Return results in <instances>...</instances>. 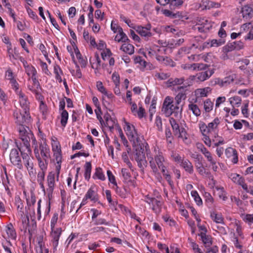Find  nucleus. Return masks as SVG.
<instances>
[{"mask_svg": "<svg viewBox=\"0 0 253 253\" xmlns=\"http://www.w3.org/2000/svg\"><path fill=\"white\" fill-rule=\"evenodd\" d=\"M28 82V89L35 95L36 98L38 100L43 99V97L42 94V89L37 78H29Z\"/></svg>", "mask_w": 253, "mask_h": 253, "instance_id": "obj_7", "label": "nucleus"}, {"mask_svg": "<svg viewBox=\"0 0 253 253\" xmlns=\"http://www.w3.org/2000/svg\"><path fill=\"white\" fill-rule=\"evenodd\" d=\"M144 201L151 206L152 210L156 213L160 212L161 206V202L158 199L147 195L144 198Z\"/></svg>", "mask_w": 253, "mask_h": 253, "instance_id": "obj_22", "label": "nucleus"}, {"mask_svg": "<svg viewBox=\"0 0 253 253\" xmlns=\"http://www.w3.org/2000/svg\"><path fill=\"white\" fill-rule=\"evenodd\" d=\"M199 56H201V58L206 62L209 63V62H210V61L211 60V55L209 53H207L206 54H204V55H192L191 58H192L193 60H194L195 61H197V60L196 59L195 57H198Z\"/></svg>", "mask_w": 253, "mask_h": 253, "instance_id": "obj_54", "label": "nucleus"}, {"mask_svg": "<svg viewBox=\"0 0 253 253\" xmlns=\"http://www.w3.org/2000/svg\"><path fill=\"white\" fill-rule=\"evenodd\" d=\"M170 157L172 161L177 163H181L184 160L176 152L172 151L171 152Z\"/></svg>", "mask_w": 253, "mask_h": 253, "instance_id": "obj_56", "label": "nucleus"}, {"mask_svg": "<svg viewBox=\"0 0 253 253\" xmlns=\"http://www.w3.org/2000/svg\"><path fill=\"white\" fill-rule=\"evenodd\" d=\"M151 28V26L149 24L147 25L146 26L136 25L135 27H134V29L138 34L147 40L152 36Z\"/></svg>", "mask_w": 253, "mask_h": 253, "instance_id": "obj_17", "label": "nucleus"}, {"mask_svg": "<svg viewBox=\"0 0 253 253\" xmlns=\"http://www.w3.org/2000/svg\"><path fill=\"white\" fill-rule=\"evenodd\" d=\"M183 0H170L169 3V8L171 10L178 8L183 4Z\"/></svg>", "mask_w": 253, "mask_h": 253, "instance_id": "obj_42", "label": "nucleus"}, {"mask_svg": "<svg viewBox=\"0 0 253 253\" xmlns=\"http://www.w3.org/2000/svg\"><path fill=\"white\" fill-rule=\"evenodd\" d=\"M188 241L195 253H203L201 250L199 248L198 245L194 242L191 238H189L188 239Z\"/></svg>", "mask_w": 253, "mask_h": 253, "instance_id": "obj_50", "label": "nucleus"}, {"mask_svg": "<svg viewBox=\"0 0 253 253\" xmlns=\"http://www.w3.org/2000/svg\"><path fill=\"white\" fill-rule=\"evenodd\" d=\"M47 169H41V171H39L38 173L37 180L39 183L41 188L43 191L45 190V187L43 184V181L44 179L45 172Z\"/></svg>", "mask_w": 253, "mask_h": 253, "instance_id": "obj_39", "label": "nucleus"}, {"mask_svg": "<svg viewBox=\"0 0 253 253\" xmlns=\"http://www.w3.org/2000/svg\"><path fill=\"white\" fill-rule=\"evenodd\" d=\"M7 53L10 61L12 62L14 60L19 59V58L21 57L18 50L16 47H14V49L9 48L7 50Z\"/></svg>", "mask_w": 253, "mask_h": 253, "instance_id": "obj_29", "label": "nucleus"}, {"mask_svg": "<svg viewBox=\"0 0 253 253\" xmlns=\"http://www.w3.org/2000/svg\"><path fill=\"white\" fill-rule=\"evenodd\" d=\"M184 81L185 79L183 77L180 78H170L167 81V84L168 86L170 87L175 85H181L184 83Z\"/></svg>", "mask_w": 253, "mask_h": 253, "instance_id": "obj_33", "label": "nucleus"}, {"mask_svg": "<svg viewBox=\"0 0 253 253\" xmlns=\"http://www.w3.org/2000/svg\"><path fill=\"white\" fill-rule=\"evenodd\" d=\"M220 122L219 119L215 118L211 122L209 123L208 125H206L203 122H200L198 126L202 134H213L215 138L216 136H218V126Z\"/></svg>", "mask_w": 253, "mask_h": 253, "instance_id": "obj_4", "label": "nucleus"}, {"mask_svg": "<svg viewBox=\"0 0 253 253\" xmlns=\"http://www.w3.org/2000/svg\"><path fill=\"white\" fill-rule=\"evenodd\" d=\"M211 217L212 220L216 223H224V218L221 213H218L215 211L211 212Z\"/></svg>", "mask_w": 253, "mask_h": 253, "instance_id": "obj_37", "label": "nucleus"}, {"mask_svg": "<svg viewBox=\"0 0 253 253\" xmlns=\"http://www.w3.org/2000/svg\"><path fill=\"white\" fill-rule=\"evenodd\" d=\"M213 107V103L210 99H206L204 102V108L206 112H211Z\"/></svg>", "mask_w": 253, "mask_h": 253, "instance_id": "obj_51", "label": "nucleus"}, {"mask_svg": "<svg viewBox=\"0 0 253 253\" xmlns=\"http://www.w3.org/2000/svg\"><path fill=\"white\" fill-rule=\"evenodd\" d=\"M188 109L192 112L194 115L198 117L201 115V111L198 106L193 103L188 105Z\"/></svg>", "mask_w": 253, "mask_h": 253, "instance_id": "obj_45", "label": "nucleus"}, {"mask_svg": "<svg viewBox=\"0 0 253 253\" xmlns=\"http://www.w3.org/2000/svg\"><path fill=\"white\" fill-rule=\"evenodd\" d=\"M232 224H234L236 226V231L237 233L240 236L242 235V228L241 225V223L239 220L235 219L233 220V222Z\"/></svg>", "mask_w": 253, "mask_h": 253, "instance_id": "obj_57", "label": "nucleus"}, {"mask_svg": "<svg viewBox=\"0 0 253 253\" xmlns=\"http://www.w3.org/2000/svg\"><path fill=\"white\" fill-rule=\"evenodd\" d=\"M5 231L7 235L6 238L12 240L16 239V233L12 223H9L5 226ZM4 237L6 238L5 236H4Z\"/></svg>", "mask_w": 253, "mask_h": 253, "instance_id": "obj_26", "label": "nucleus"}, {"mask_svg": "<svg viewBox=\"0 0 253 253\" xmlns=\"http://www.w3.org/2000/svg\"><path fill=\"white\" fill-rule=\"evenodd\" d=\"M59 174L60 172L58 174L56 169V165H55V171H52L48 173L46 177L48 186L47 191L48 194H51L52 193L55 186V182L56 181H58Z\"/></svg>", "mask_w": 253, "mask_h": 253, "instance_id": "obj_13", "label": "nucleus"}, {"mask_svg": "<svg viewBox=\"0 0 253 253\" xmlns=\"http://www.w3.org/2000/svg\"><path fill=\"white\" fill-rule=\"evenodd\" d=\"M124 129L129 140L136 145L138 140V136L134 126L129 123L125 122Z\"/></svg>", "mask_w": 253, "mask_h": 253, "instance_id": "obj_11", "label": "nucleus"}, {"mask_svg": "<svg viewBox=\"0 0 253 253\" xmlns=\"http://www.w3.org/2000/svg\"><path fill=\"white\" fill-rule=\"evenodd\" d=\"M214 72V69H211L207 71L198 73L196 76H193L192 78V79L195 78L197 82H203L210 79Z\"/></svg>", "mask_w": 253, "mask_h": 253, "instance_id": "obj_19", "label": "nucleus"}, {"mask_svg": "<svg viewBox=\"0 0 253 253\" xmlns=\"http://www.w3.org/2000/svg\"><path fill=\"white\" fill-rule=\"evenodd\" d=\"M62 233L61 228H56L51 229L50 233L51 242L54 251L58 245V241Z\"/></svg>", "mask_w": 253, "mask_h": 253, "instance_id": "obj_21", "label": "nucleus"}, {"mask_svg": "<svg viewBox=\"0 0 253 253\" xmlns=\"http://www.w3.org/2000/svg\"><path fill=\"white\" fill-rule=\"evenodd\" d=\"M200 150L205 157L207 159V161L210 163L213 171H217L218 169V165L219 164L216 161L215 156L213 155L206 147L201 145Z\"/></svg>", "mask_w": 253, "mask_h": 253, "instance_id": "obj_12", "label": "nucleus"}, {"mask_svg": "<svg viewBox=\"0 0 253 253\" xmlns=\"http://www.w3.org/2000/svg\"><path fill=\"white\" fill-rule=\"evenodd\" d=\"M104 118L105 121L104 125L108 127L110 130L113 129L114 128V126L117 124L116 120L112 118L108 114H105L104 116Z\"/></svg>", "mask_w": 253, "mask_h": 253, "instance_id": "obj_31", "label": "nucleus"}, {"mask_svg": "<svg viewBox=\"0 0 253 253\" xmlns=\"http://www.w3.org/2000/svg\"><path fill=\"white\" fill-rule=\"evenodd\" d=\"M209 43H210L211 47H218V46H219L221 45L222 44H223L224 43V42L221 39H220L219 40L213 39L211 40H210Z\"/></svg>", "mask_w": 253, "mask_h": 253, "instance_id": "obj_62", "label": "nucleus"}, {"mask_svg": "<svg viewBox=\"0 0 253 253\" xmlns=\"http://www.w3.org/2000/svg\"><path fill=\"white\" fill-rule=\"evenodd\" d=\"M201 24H199L197 27L198 31L200 32H207L209 31L212 27V24L207 20L203 19L202 21H200Z\"/></svg>", "mask_w": 253, "mask_h": 253, "instance_id": "obj_27", "label": "nucleus"}, {"mask_svg": "<svg viewBox=\"0 0 253 253\" xmlns=\"http://www.w3.org/2000/svg\"><path fill=\"white\" fill-rule=\"evenodd\" d=\"M114 40L118 42H126L129 40L126 34L124 32L123 29H120L119 32L117 33Z\"/></svg>", "mask_w": 253, "mask_h": 253, "instance_id": "obj_28", "label": "nucleus"}, {"mask_svg": "<svg viewBox=\"0 0 253 253\" xmlns=\"http://www.w3.org/2000/svg\"><path fill=\"white\" fill-rule=\"evenodd\" d=\"M225 154L227 158L230 159L233 163L237 164L238 163V153L235 149L228 147L225 150Z\"/></svg>", "mask_w": 253, "mask_h": 253, "instance_id": "obj_24", "label": "nucleus"}, {"mask_svg": "<svg viewBox=\"0 0 253 253\" xmlns=\"http://www.w3.org/2000/svg\"><path fill=\"white\" fill-rule=\"evenodd\" d=\"M253 28V24L252 22H249L244 24L241 27V33L243 32H247L251 28Z\"/></svg>", "mask_w": 253, "mask_h": 253, "instance_id": "obj_64", "label": "nucleus"}, {"mask_svg": "<svg viewBox=\"0 0 253 253\" xmlns=\"http://www.w3.org/2000/svg\"><path fill=\"white\" fill-rule=\"evenodd\" d=\"M120 49L126 53L132 54L134 53V47L133 45L126 42L122 45Z\"/></svg>", "mask_w": 253, "mask_h": 253, "instance_id": "obj_35", "label": "nucleus"}, {"mask_svg": "<svg viewBox=\"0 0 253 253\" xmlns=\"http://www.w3.org/2000/svg\"><path fill=\"white\" fill-rule=\"evenodd\" d=\"M5 77L6 80L9 81V84L11 88L15 90L19 87V84L17 82L15 77L16 76L13 73L10 68H8L5 73Z\"/></svg>", "mask_w": 253, "mask_h": 253, "instance_id": "obj_23", "label": "nucleus"}, {"mask_svg": "<svg viewBox=\"0 0 253 253\" xmlns=\"http://www.w3.org/2000/svg\"><path fill=\"white\" fill-rule=\"evenodd\" d=\"M54 73L55 74L56 79L59 82H62L61 75L63 74L62 70L60 66L57 64L54 66Z\"/></svg>", "mask_w": 253, "mask_h": 253, "instance_id": "obj_44", "label": "nucleus"}, {"mask_svg": "<svg viewBox=\"0 0 253 253\" xmlns=\"http://www.w3.org/2000/svg\"><path fill=\"white\" fill-rule=\"evenodd\" d=\"M68 113L66 110H63L61 113V124L62 126H65L68 119Z\"/></svg>", "mask_w": 253, "mask_h": 253, "instance_id": "obj_59", "label": "nucleus"}, {"mask_svg": "<svg viewBox=\"0 0 253 253\" xmlns=\"http://www.w3.org/2000/svg\"><path fill=\"white\" fill-rule=\"evenodd\" d=\"M9 159L11 163L18 169H21L23 168L21 157L19 156L17 149H13L11 150L9 154Z\"/></svg>", "mask_w": 253, "mask_h": 253, "instance_id": "obj_15", "label": "nucleus"}, {"mask_svg": "<svg viewBox=\"0 0 253 253\" xmlns=\"http://www.w3.org/2000/svg\"><path fill=\"white\" fill-rule=\"evenodd\" d=\"M192 46L195 47L196 48H198L200 51L204 50L206 48L211 47L209 41L204 42L202 45H200V44H197L196 43H193L192 44Z\"/></svg>", "mask_w": 253, "mask_h": 253, "instance_id": "obj_58", "label": "nucleus"}, {"mask_svg": "<svg viewBox=\"0 0 253 253\" xmlns=\"http://www.w3.org/2000/svg\"><path fill=\"white\" fill-rule=\"evenodd\" d=\"M32 144L34 155L37 160L39 167L41 169H47L48 159L50 156L48 146L45 142L41 143L38 145L35 138L32 139Z\"/></svg>", "mask_w": 253, "mask_h": 253, "instance_id": "obj_2", "label": "nucleus"}, {"mask_svg": "<svg viewBox=\"0 0 253 253\" xmlns=\"http://www.w3.org/2000/svg\"><path fill=\"white\" fill-rule=\"evenodd\" d=\"M92 177L94 179L97 178L102 181H104L106 179V177L102 169L99 167L96 168L95 172L93 175Z\"/></svg>", "mask_w": 253, "mask_h": 253, "instance_id": "obj_40", "label": "nucleus"}, {"mask_svg": "<svg viewBox=\"0 0 253 253\" xmlns=\"http://www.w3.org/2000/svg\"><path fill=\"white\" fill-rule=\"evenodd\" d=\"M243 220L247 224L251 225L253 224V213H246L242 215Z\"/></svg>", "mask_w": 253, "mask_h": 253, "instance_id": "obj_46", "label": "nucleus"}, {"mask_svg": "<svg viewBox=\"0 0 253 253\" xmlns=\"http://www.w3.org/2000/svg\"><path fill=\"white\" fill-rule=\"evenodd\" d=\"M162 111L166 116H169L175 112L176 113H181L182 108L174 103L172 97L167 96L164 101Z\"/></svg>", "mask_w": 253, "mask_h": 253, "instance_id": "obj_5", "label": "nucleus"}, {"mask_svg": "<svg viewBox=\"0 0 253 253\" xmlns=\"http://www.w3.org/2000/svg\"><path fill=\"white\" fill-rule=\"evenodd\" d=\"M19 137L23 143V148H26L29 153L31 152L30 141L31 139L35 138L29 127L26 125L17 126Z\"/></svg>", "mask_w": 253, "mask_h": 253, "instance_id": "obj_3", "label": "nucleus"}, {"mask_svg": "<svg viewBox=\"0 0 253 253\" xmlns=\"http://www.w3.org/2000/svg\"><path fill=\"white\" fill-rule=\"evenodd\" d=\"M180 166L185 170L189 174L193 173L194 168L192 164L188 160H184L180 164Z\"/></svg>", "mask_w": 253, "mask_h": 253, "instance_id": "obj_34", "label": "nucleus"}, {"mask_svg": "<svg viewBox=\"0 0 253 253\" xmlns=\"http://www.w3.org/2000/svg\"><path fill=\"white\" fill-rule=\"evenodd\" d=\"M135 159L140 168L144 169L147 166V161L144 153L141 151H137L135 154Z\"/></svg>", "mask_w": 253, "mask_h": 253, "instance_id": "obj_25", "label": "nucleus"}, {"mask_svg": "<svg viewBox=\"0 0 253 253\" xmlns=\"http://www.w3.org/2000/svg\"><path fill=\"white\" fill-rule=\"evenodd\" d=\"M215 189L218 192V195L219 198L223 201H226L227 199L226 192L224 191L223 187H215Z\"/></svg>", "mask_w": 253, "mask_h": 253, "instance_id": "obj_53", "label": "nucleus"}, {"mask_svg": "<svg viewBox=\"0 0 253 253\" xmlns=\"http://www.w3.org/2000/svg\"><path fill=\"white\" fill-rule=\"evenodd\" d=\"M15 122L17 126L28 125L31 122V118L29 114V111L24 110L23 113L16 111L13 114Z\"/></svg>", "mask_w": 253, "mask_h": 253, "instance_id": "obj_9", "label": "nucleus"}, {"mask_svg": "<svg viewBox=\"0 0 253 253\" xmlns=\"http://www.w3.org/2000/svg\"><path fill=\"white\" fill-rule=\"evenodd\" d=\"M211 92V89L210 87L198 88L195 91V95L197 97H206Z\"/></svg>", "mask_w": 253, "mask_h": 253, "instance_id": "obj_30", "label": "nucleus"}, {"mask_svg": "<svg viewBox=\"0 0 253 253\" xmlns=\"http://www.w3.org/2000/svg\"><path fill=\"white\" fill-rule=\"evenodd\" d=\"M229 177L234 183L241 186L246 192H249L248 187L245 183L244 177L240 174L235 173L230 174Z\"/></svg>", "mask_w": 253, "mask_h": 253, "instance_id": "obj_18", "label": "nucleus"}, {"mask_svg": "<svg viewBox=\"0 0 253 253\" xmlns=\"http://www.w3.org/2000/svg\"><path fill=\"white\" fill-rule=\"evenodd\" d=\"M204 6L206 9H211L212 8H218L221 6L220 3L210 0H206L204 1Z\"/></svg>", "mask_w": 253, "mask_h": 253, "instance_id": "obj_41", "label": "nucleus"}, {"mask_svg": "<svg viewBox=\"0 0 253 253\" xmlns=\"http://www.w3.org/2000/svg\"><path fill=\"white\" fill-rule=\"evenodd\" d=\"M202 135L204 143L207 146L210 147L211 146V137L214 135L211 134H202Z\"/></svg>", "mask_w": 253, "mask_h": 253, "instance_id": "obj_61", "label": "nucleus"}, {"mask_svg": "<svg viewBox=\"0 0 253 253\" xmlns=\"http://www.w3.org/2000/svg\"><path fill=\"white\" fill-rule=\"evenodd\" d=\"M84 178L86 180H89L91 172V164L90 162H86L85 164Z\"/></svg>", "mask_w": 253, "mask_h": 253, "instance_id": "obj_48", "label": "nucleus"}, {"mask_svg": "<svg viewBox=\"0 0 253 253\" xmlns=\"http://www.w3.org/2000/svg\"><path fill=\"white\" fill-rule=\"evenodd\" d=\"M253 9L248 5H246L242 7V13L244 18L246 20L249 19L253 16Z\"/></svg>", "mask_w": 253, "mask_h": 253, "instance_id": "obj_32", "label": "nucleus"}, {"mask_svg": "<svg viewBox=\"0 0 253 253\" xmlns=\"http://www.w3.org/2000/svg\"><path fill=\"white\" fill-rule=\"evenodd\" d=\"M169 122L174 135L182 139L183 141H186L188 138V134L185 129L182 127H180L178 124L173 118H170Z\"/></svg>", "mask_w": 253, "mask_h": 253, "instance_id": "obj_10", "label": "nucleus"}, {"mask_svg": "<svg viewBox=\"0 0 253 253\" xmlns=\"http://www.w3.org/2000/svg\"><path fill=\"white\" fill-rule=\"evenodd\" d=\"M145 153L147 161L155 175H160L159 170L166 180L170 183V176L168 172V168L169 166L168 160L165 157L163 153L157 146H154L151 150L148 144L145 145Z\"/></svg>", "mask_w": 253, "mask_h": 253, "instance_id": "obj_1", "label": "nucleus"}, {"mask_svg": "<svg viewBox=\"0 0 253 253\" xmlns=\"http://www.w3.org/2000/svg\"><path fill=\"white\" fill-rule=\"evenodd\" d=\"M192 197L194 198L195 202L197 205L199 206L203 205V202L202 199L200 197L198 192L196 190L192 191L191 192Z\"/></svg>", "mask_w": 253, "mask_h": 253, "instance_id": "obj_47", "label": "nucleus"}, {"mask_svg": "<svg viewBox=\"0 0 253 253\" xmlns=\"http://www.w3.org/2000/svg\"><path fill=\"white\" fill-rule=\"evenodd\" d=\"M186 97V94L183 92H179L178 93L177 95L175 97V104L179 106L180 104L181 101L182 100H185Z\"/></svg>", "mask_w": 253, "mask_h": 253, "instance_id": "obj_55", "label": "nucleus"}, {"mask_svg": "<svg viewBox=\"0 0 253 253\" xmlns=\"http://www.w3.org/2000/svg\"><path fill=\"white\" fill-rule=\"evenodd\" d=\"M27 201L28 205H29L30 207V210H32V213H30V215L31 218H32L33 216H34L35 212L34 209L33 208H32L31 206L32 205H34L36 202L35 196L34 195H32L30 201H29L28 199H27Z\"/></svg>", "mask_w": 253, "mask_h": 253, "instance_id": "obj_49", "label": "nucleus"}, {"mask_svg": "<svg viewBox=\"0 0 253 253\" xmlns=\"http://www.w3.org/2000/svg\"><path fill=\"white\" fill-rule=\"evenodd\" d=\"M234 82H235L236 84H242V81L237 79V75L236 74L231 73V74L222 79L223 87L228 86Z\"/></svg>", "mask_w": 253, "mask_h": 253, "instance_id": "obj_20", "label": "nucleus"}, {"mask_svg": "<svg viewBox=\"0 0 253 253\" xmlns=\"http://www.w3.org/2000/svg\"><path fill=\"white\" fill-rule=\"evenodd\" d=\"M25 72L29 78H37V71L32 65H29L25 68Z\"/></svg>", "mask_w": 253, "mask_h": 253, "instance_id": "obj_43", "label": "nucleus"}, {"mask_svg": "<svg viewBox=\"0 0 253 253\" xmlns=\"http://www.w3.org/2000/svg\"><path fill=\"white\" fill-rule=\"evenodd\" d=\"M199 235L201 237V240L205 247H210L212 244L211 237L207 235L204 232H201Z\"/></svg>", "mask_w": 253, "mask_h": 253, "instance_id": "obj_38", "label": "nucleus"}, {"mask_svg": "<svg viewBox=\"0 0 253 253\" xmlns=\"http://www.w3.org/2000/svg\"><path fill=\"white\" fill-rule=\"evenodd\" d=\"M98 188L97 185L92 184L86 192L79 209L87 204V200H89L92 203H96L99 201V196L98 193Z\"/></svg>", "mask_w": 253, "mask_h": 253, "instance_id": "obj_6", "label": "nucleus"}, {"mask_svg": "<svg viewBox=\"0 0 253 253\" xmlns=\"http://www.w3.org/2000/svg\"><path fill=\"white\" fill-rule=\"evenodd\" d=\"M20 151L23 161V164L25 167L27 168L29 173L30 176L35 174V170L34 169V164L33 162V158H31L29 153L27 151L26 148L23 147H20L18 148Z\"/></svg>", "mask_w": 253, "mask_h": 253, "instance_id": "obj_8", "label": "nucleus"}, {"mask_svg": "<svg viewBox=\"0 0 253 253\" xmlns=\"http://www.w3.org/2000/svg\"><path fill=\"white\" fill-rule=\"evenodd\" d=\"M107 174L108 176L109 181L113 184L114 186H117V183L116 180L115 176L113 174L112 172L110 170L107 171Z\"/></svg>", "mask_w": 253, "mask_h": 253, "instance_id": "obj_63", "label": "nucleus"}, {"mask_svg": "<svg viewBox=\"0 0 253 253\" xmlns=\"http://www.w3.org/2000/svg\"><path fill=\"white\" fill-rule=\"evenodd\" d=\"M52 151L53 153L54 161L55 163V165H56V169L58 174L59 172H60L61 164L62 159L61 146L59 145L52 148Z\"/></svg>", "mask_w": 253, "mask_h": 253, "instance_id": "obj_16", "label": "nucleus"}, {"mask_svg": "<svg viewBox=\"0 0 253 253\" xmlns=\"http://www.w3.org/2000/svg\"><path fill=\"white\" fill-rule=\"evenodd\" d=\"M228 101L233 108L239 107L240 106L242 102L241 98L237 95L230 97Z\"/></svg>", "mask_w": 253, "mask_h": 253, "instance_id": "obj_36", "label": "nucleus"}, {"mask_svg": "<svg viewBox=\"0 0 253 253\" xmlns=\"http://www.w3.org/2000/svg\"><path fill=\"white\" fill-rule=\"evenodd\" d=\"M209 85L211 86L218 85L219 87H223L222 79L219 77L214 78L210 81Z\"/></svg>", "mask_w": 253, "mask_h": 253, "instance_id": "obj_52", "label": "nucleus"}, {"mask_svg": "<svg viewBox=\"0 0 253 253\" xmlns=\"http://www.w3.org/2000/svg\"><path fill=\"white\" fill-rule=\"evenodd\" d=\"M14 90L17 95L21 107L23 108L24 110L29 111L30 102L27 96L26 95L19 87Z\"/></svg>", "mask_w": 253, "mask_h": 253, "instance_id": "obj_14", "label": "nucleus"}, {"mask_svg": "<svg viewBox=\"0 0 253 253\" xmlns=\"http://www.w3.org/2000/svg\"><path fill=\"white\" fill-rule=\"evenodd\" d=\"M105 195H106V198L109 202V203L111 205L113 206H115L117 205V201H113L112 200L111 197V191L109 190H106L105 191Z\"/></svg>", "mask_w": 253, "mask_h": 253, "instance_id": "obj_60", "label": "nucleus"}]
</instances>
